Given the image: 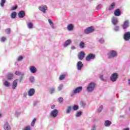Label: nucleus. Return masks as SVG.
<instances>
[{"label":"nucleus","instance_id":"nucleus-34","mask_svg":"<svg viewBox=\"0 0 130 130\" xmlns=\"http://www.w3.org/2000/svg\"><path fill=\"white\" fill-rule=\"evenodd\" d=\"M37 119L36 118H34L32 121L31 122V126H34L35 125V123L36 122Z\"/></svg>","mask_w":130,"mask_h":130},{"label":"nucleus","instance_id":"nucleus-5","mask_svg":"<svg viewBox=\"0 0 130 130\" xmlns=\"http://www.w3.org/2000/svg\"><path fill=\"white\" fill-rule=\"evenodd\" d=\"M50 116L53 117V118H55L57 115H58V110L57 109H54L52 110L50 114Z\"/></svg>","mask_w":130,"mask_h":130},{"label":"nucleus","instance_id":"nucleus-42","mask_svg":"<svg viewBox=\"0 0 130 130\" xmlns=\"http://www.w3.org/2000/svg\"><path fill=\"white\" fill-rule=\"evenodd\" d=\"M17 9H18V6L15 5L11 7V11H15V10H17Z\"/></svg>","mask_w":130,"mask_h":130},{"label":"nucleus","instance_id":"nucleus-27","mask_svg":"<svg viewBox=\"0 0 130 130\" xmlns=\"http://www.w3.org/2000/svg\"><path fill=\"white\" fill-rule=\"evenodd\" d=\"M120 14H121V12H120V11L119 10V9H117L114 12V15L116 17H118L119 16H120Z\"/></svg>","mask_w":130,"mask_h":130},{"label":"nucleus","instance_id":"nucleus-24","mask_svg":"<svg viewBox=\"0 0 130 130\" xmlns=\"http://www.w3.org/2000/svg\"><path fill=\"white\" fill-rule=\"evenodd\" d=\"M115 3H112L109 7V11H112L115 8Z\"/></svg>","mask_w":130,"mask_h":130},{"label":"nucleus","instance_id":"nucleus-41","mask_svg":"<svg viewBox=\"0 0 130 130\" xmlns=\"http://www.w3.org/2000/svg\"><path fill=\"white\" fill-rule=\"evenodd\" d=\"M113 30L115 31V32H118V31H119V26H115Z\"/></svg>","mask_w":130,"mask_h":130},{"label":"nucleus","instance_id":"nucleus-39","mask_svg":"<svg viewBox=\"0 0 130 130\" xmlns=\"http://www.w3.org/2000/svg\"><path fill=\"white\" fill-rule=\"evenodd\" d=\"M73 110H74V111L78 110V109H79V106H78L77 105H75L73 107Z\"/></svg>","mask_w":130,"mask_h":130},{"label":"nucleus","instance_id":"nucleus-14","mask_svg":"<svg viewBox=\"0 0 130 130\" xmlns=\"http://www.w3.org/2000/svg\"><path fill=\"white\" fill-rule=\"evenodd\" d=\"M35 94V89L34 88H31L27 91V95L29 97H32Z\"/></svg>","mask_w":130,"mask_h":130},{"label":"nucleus","instance_id":"nucleus-2","mask_svg":"<svg viewBox=\"0 0 130 130\" xmlns=\"http://www.w3.org/2000/svg\"><path fill=\"white\" fill-rule=\"evenodd\" d=\"M95 88H96V83L94 82H90L88 85L86 90L87 92L91 93V92H93V91L95 90Z\"/></svg>","mask_w":130,"mask_h":130},{"label":"nucleus","instance_id":"nucleus-19","mask_svg":"<svg viewBox=\"0 0 130 130\" xmlns=\"http://www.w3.org/2000/svg\"><path fill=\"white\" fill-rule=\"evenodd\" d=\"M18 79H15L14 80L12 83V89H16L17 88V86H18Z\"/></svg>","mask_w":130,"mask_h":130},{"label":"nucleus","instance_id":"nucleus-51","mask_svg":"<svg viewBox=\"0 0 130 130\" xmlns=\"http://www.w3.org/2000/svg\"><path fill=\"white\" fill-rule=\"evenodd\" d=\"M39 102L38 101H35L34 102V105H37L38 104Z\"/></svg>","mask_w":130,"mask_h":130},{"label":"nucleus","instance_id":"nucleus-32","mask_svg":"<svg viewBox=\"0 0 130 130\" xmlns=\"http://www.w3.org/2000/svg\"><path fill=\"white\" fill-rule=\"evenodd\" d=\"M79 47L80 48H84L85 43L84 42H81L79 44Z\"/></svg>","mask_w":130,"mask_h":130},{"label":"nucleus","instance_id":"nucleus-58","mask_svg":"<svg viewBox=\"0 0 130 130\" xmlns=\"http://www.w3.org/2000/svg\"><path fill=\"white\" fill-rule=\"evenodd\" d=\"M0 117H2V114H0Z\"/></svg>","mask_w":130,"mask_h":130},{"label":"nucleus","instance_id":"nucleus-7","mask_svg":"<svg viewBox=\"0 0 130 130\" xmlns=\"http://www.w3.org/2000/svg\"><path fill=\"white\" fill-rule=\"evenodd\" d=\"M47 6L46 5H41L39 7V10L44 13V14L46 13V11H47Z\"/></svg>","mask_w":130,"mask_h":130},{"label":"nucleus","instance_id":"nucleus-30","mask_svg":"<svg viewBox=\"0 0 130 130\" xmlns=\"http://www.w3.org/2000/svg\"><path fill=\"white\" fill-rule=\"evenodd\" d=\"M105 42V41L104 40V38H101L98 40V42H99V43H100L101 44H103Z\"/></svg>","mask_w":130,"mask_h":130},{"label":"nucleus","instance_id":"nucleus-45","mask_svg":"<svg viewBox=\"0 0 130 130\" xmlns=\"http://www.w3.org/2000/svg\"><path fill=\"white\" fill-rule=\"evenodd\" d=\"M102 109H103V106L101 105L98 109V112H101V111H102Z\"/></svg>","mask_w":130,"mask_h":130},{"label":"nucleus","instance_id":"nucleus-15","mask_svg":"<svg viewBox=\"0 0 130 130\" xmlns=\"http://www.w3.org/2000/svg\"><path fill=\"white\" fill-rule=\"evenodd\" d=\"M111 22L114 26H115L118 24V19L117 17H113L112 18Z\"/></svg>","mask_w":130,"mask_h":130},{"label":"nucleus","instance_id":"nucleus-56","mask_svg":"<svg viewBox=\"0 0 130 130\" xmlns=\"http://www.w3.org/2000/svg\"><path fill=\"white\" fill-rule=\"evenodd\" d=\"M123 130H129V128L127 127L123 129Z\"/></svg>","mask_w":130,"mask_h":130},{"label":"nucleus","instance_id":"nucleus-3","mask_svg":"<svg viewBox=\"0 0 130 130\" xmlns=\"http://www.w3.org/2000/svg\"><path fill=\"white\" fill-rule=\"evenodd\" d=\"M83 90V87L82 86H78L76 88H75L74 89L72 90V92L71 94V96L73 97L74 95H76V94H80L81 92H82Z\"/></svg>","mask_w":130,"mask_h":130},{"label":"nucleus","instance_id":"nucleus-23","mask_svg":"<svg viewBox=\"0 0 130 130\" xmlns=\"http://www.w3.org/2000/svg\"><path fill=\"white\" fill-rule=\"evenodd\" d=\"M111 121L109 120H106L105 121L104 125L105 126H106L107 127H108L111 125Z\"/></svg>","mask_w":130,"mask_h":130},{"label":"nucleus","instance_id":"nucleus-28","mask_svg":"<svg viewBox=\"0 0 130 130\" xmlns=\"http://www.w3.org/2000/svg\"><path fill=\"white\" fill-rule=\"evenodd\" d=\"M16 17H17V12H12L10 15V18L11 19H15Z\"/></svg>","mask_w":130,"mask_h":130},{"label":"nucleus","instance_id":"nucleus-43","mask_svg":"<svg viewBox=\"0 0 130 130\" xmlns=\"http://www.w3.org/2000/svg\"><path fill=\"white\" fill-rule=\"evenodd\" d=\"M6 40H7V38H6L5 37H3L0 39L1 42H5V41H6Z\"/></svg>","mask_w":130,"mask_h":130},{"label":"nucleus","instance_id":"nucleus-55","mask_svg":"<svg viewBox=\"0 0 130 130\" xmlns=\"http://www.w3.org/2000/svg\"><path fill=\"white\" fill-rule=\"evenodd\" d=\"M23 97H25V98L27 97V92H25L23 93Z\"/></svg>","mask_w":130,"mask_h":130},{"label":"nucleus","instance_id":"nucleus-31","mask_svg":"<svg viewBox=\"0 0 130 130\" xmlns=\"http://www.w3.org/2000/svg\"><path fill=\"white\" fill-rule=\"evenodd\" d=\"M13 77H14V75L12 74H9L7 75V79L8 80H12Z\"/></svg>","mask_w":130,"mask_h":130},{"label":"nucleus","instance_id":"nucleus-11","mask_svg":"<svg viewBox=\"0 0 130 130\" xmlns=\"http://www.w3.org/2000/svg\"><path fill=\"white\" fill-rule=\"evenodd\" d=\"M84 32L85 34H90V33L94 32V28L92 26L89 27L84 30Z\"/></svg>","mask_w":130,"mask_h":130},{"label":"nucleus","instance_id":"nucleus-52","mask_svg":"<svg viewBox=\"0 0 130 130\" xmlns=\"http://www.w3.org/2000/svg\"><path fill=\"white\" fill-rule=\"evenodd\" d=\"M100 6H101V4L98 5L96 7L97 10H100Z\"/></svg>","mask_w":130,"mask_h":130},{"label":"nucleus","instance_id":"nucleus-50","mask_svg":"<svg viewBox=\"0 0 130 130\" xmlns=\"http://www.w3.org/2000/svg\"><path fill=\"white\" fill-rule=\"evenodd\" d=\"M100 78V79L102 80V81H105V79H104L103 75H101Z\"/></svg>","mask_w":130,"mask_h":130},{"label":"nucleus","instance_id":"nucleus-38","mask_svg":"<svg viewBox=\"0 0 130 130\" xmlns=\"http://www.w3.org/2000/svg\"><path fill=\"white\" fill-rule=\"evenodd\" d=\"M29 81L31 83H34V82L35 81V79L34 78V76H30L29 77Z\"/></svg>","mask_w":130,"mask_h":130},{"label":"nucleus","instance_id":"nucleus-18","mask_svg":"<svg viewBox=\"0 0 130 130\" xmlns=\"http://www.w3.org/2000/svg\"><path fill=\"white\" fill-rule=\"evenodd\" d=\"M26 16V14L25 13V11L21 10L18 13V17L19 18H24Z\"/></svg>","mask_w":130,"mask_h":130},{"label":"nucleus","instance_id":"nucleus-26","mask_svg":"<svg viewBox=\"0 0 130 130\" xmlns=\"http://www.w3.org/2000/svg\"><path fill=\"white\" fill-rule=\"evenodd\" d=\"M72 108L73 107H72V106H69L67 107L66 111L67 114H69V113H71V111H72Z\"/></svg>","mask_w":130,"mask_h":130},{"label":"nucleus","instance_id":"nucleus-20","mask_svg":"<svg viewBox=\"0 0 130 130\" xmlns=\"http://www.w3.org/2000/svg\"><path fill=\"white\" fill-rule=\"evenodd\" d=\"M48 22L50 25L52 29H55V27L54 26V23H53V21L51 19H48Z\"/></svg>","mask_w":130,"mask_h":130},{"label":"nucleus","instance_id":"nucleus-46","mask_svg":"<svg viewBox=\"0 0 130 130\" xmlns=\"http://www.w3.org/2000/svg\"><path fill=\"white\" fill-rule=\"evenodd\" d=\"M23 130H31V126H25L23 128Z\"/></svg>","mask_w":130,"mask_h":130},{"label":"nucleus","instance_id":"nucleus-8","mask_svg":"<svg viewBox=\"0 0 130 130\" xmlns=\"http://www.w3.org/2000/svg\"><path fill=\"white\" fill-rule=\"evenodd\" d=\"M95 55L94 54H89L86 57V60L87 61H90L91 59H94L95 57Z\"/></svg>","mask_w":130,"mask_h":130},{"label":"nucleus","instance_id":"nucleus-40","mask_svg":"<svg viewBox=\"0 0 130 130\" xmlns=\"http://www.w3.org/2000/svg\"><path fill=\"white\" fill-rule=\"evenodd\" d=\"M5 4H6V0H1L0 5L1 7H4Z\"/></svg>","mask_w":130,"mask_h":130},{"label":"nucleus","instance_id":"nucleus-36","mask_svg":"<svg viewBox=\"0 0 130 130\" xmlns=\"http://www.w3.org/2000/svg\"><path fill=\"white\" fill-rule=\"evenodd\" d=\"M66 78V74H63L60 76L59 79L60 81H62Z\"/></svg>","mask_w":130,"mask_h":130},{"label":"nucleus","instance_id":"nucleus-17","mask_svg":"<svg viewBox=\"0 0 130 130\" xmlns=\"http://www.w3.org/2000/svg\"><path fill=\"white\" fill-rule=\"evenodd\" d=\"M85 52L81 51L78 54V57L80 60H82L85 57Z\"/></svg>","mask_w":130,"mask_h":130},{"label":"nucleus","instance_id":"nucleus-53","mask_svg":"<svg viewBox=\"0 0 130 130\" xmlns=\"http://www.w3.org/2000/svg\"><path fill=\"white\" fill-rule=\"evenodd\" d=\"M55 108V105H52L51 106V109H54Z\"/></svg>","mask_w":130,"mask_h":130},{"label":"nucleus","instance_id":"nucleus-13","mask_svg":"<svg viewBox=\"0 0 130 130\" xmlns=\"http://www.w3.org/2000/svg\"><path fill=\"white\" fill-rule=\"evenodd\" d=\"M124 40L125 41H128L130 40V31H127L124 35Z\"/></svg>","mask_w":130,"mask_h":130},{"label":"nucleus","instance_id":"nucleus-33","mask_svg":"<svg viewBox=\"0 0 130 130\" xmlns=\"http://www.w3.org/2000/svg\"><path fill=\"white\" fill-rule=\"evenodd\" d=\"M63 89V84H59V85L57 87L58 91H61Z\"/></svg>","mask_w":130,"mask_h":130},{"label":"nucleus","instance_id":"nucleus-49","mask_svg":"<svg viewBox=\"0 0 130 130\" xmlns=\"http://www.w3.org/2000/svg\"><path fill=\"white\" fill-rule=\"evenodd\" d=\"M80 105H81V106L83 107H85V106H86V104H85V103H84L83 102H80Z\"/></svg>","mask_w":130,"mask_h":130},{"label":"nucleus","instance_id":"nucleus-10","mask_svg":"<svg viewBox=\"0 0 130 130\" xmlns=\"http://www.w3.org/2000/svg\"><path fill=\"white\" fill-rule=\"evenodd\" d=\"M3 127L4 130H11L12 128L9 122H5L4 124Z\"/></svg>","mask_w":130,"mask_h":130},{"label":"nucleus","instance_id":"nucleus-16","mask_svg":"<svg viewBox=\"0 0 130 130\" xmlns=\"http://www.w3.org/2000/svg\"><path fill=\"white\" fill-rule=\"evenodd\" d=\"M29 71L31 74L37 73V68L35 66H31L29 67Z\"/></svg>","mask_w":130,"mask_h":130},{"label":"nucleus","instance_id":"nucleus-47","mask_svg":"<svg viewBox=\"0 0 130 130\" xmlns=\"http://www.w3.org/2000/svg\"><path fill=\"white\" fill-rule=\"evenodd\" d=\"M23 60V56H19L17 59V61H21Z\"/></svg>","mask_w":130,"mask_h":130},{"label":"nucleus","instance_id":"nucleus-12","mask_svg":"<svg viewBox=\"0 0 130 130\" xmlns=\"http://www.w3.org/2000/svg\"><path fill=\"white\" fill-rule=\"evenodd\" d=\"M15 75L16 76H18L19 77H20V81H22L23 80V77L24 76H25V74L24 73H22L20 71H17L15 72Z\"/></svg>","mask_w":130,"mask_h":130},{"label":"nucleus","instance_id":"nucleus-21","mask_svg":"<svg viewBox=\"0 0 130 130\" xmlns=\"http://www.w3.org/2000/svg\"><path fill=\"white\" fill-rule=\"evenodd\" d=\"M72 43V40L71 39L67 40L63 44V47H67V46H69L70 44Z\"/></svg>","mask_w":130,"mask_h":130},{"label":"nucleus","instance_id":"nucleus-54","mask_svg":"<svg viewBox=\"0 0 130 130\" xmlns=\"http://www.w3.org/2000/svg\"><path fill=\"white\" fill-rule=\"evenodd\" d=\"M71 49H72V50H74V49H76V47H75L74 46H71Z\"/></svg>","mask_w":130,"mask_h":130},{"label":"nucleus","instance_id":"nucleus-57","mask_svg":"<svg viewBox=\"0 0 130 130\" xmlns=\"http://www.w3.org/2000/svg\"><path fill=\"white\" fill-rule=\"evenodd\" d=\"M128 84L130 85V79L128 80Z\"/></svg>","mask_w":130,"mask_h":130},{"label":"nucleus","instance_id":"nucleus-25","mask_svg":"<svg viewBox=\"0 0 130 130\" xmlns=\"http://www.w3.org/2000/svg\"><path fill=\"white\" fill-rule=\"evenodd\" d=\"M28 29H32L33 28V23L31 22H28L26 24Z\"/></svg>","mask_w":130,"mask_h":130},{"label":"nucleus","instance_id":"nucleus-9","mask_svg":"<svg viewBox=\"0 0 130 130\" xmlns=\"http://www.w3.org/2000/svg\"><path fill=\"white\" fill-rule=\"evenodd\" d=\"M76 67L77 71H82V69H83V67H84V64H83L82 61H79L77 63Z\"/></svg>","mask_w":130,"mask_h":130},{"label":"nucleus","instance_id":"nucleus-22","mask_svg":"<svg viewBox=\"0 0 130 130\" xmlns=\"http://www.w3.org/2000/svg\"><path fill=\"white\" fill-rule=\"evenodd\" d=\"M67 28L68 31H73V30H74V25L72 24H69L67 25Z\"/></svg>","mask_w":130,"mask_h":130},{"label":"nucleus","instance_id":"nucleus-6","mask_svg":"<svg viewBox=\"0 0 130 130\" xmlns=\"http://www.w3.org/2000/svg\"><path fill=\"white\" fill-rule=\"evenodd\" d=\"M128 27H129V20H126L123 22L122 27L124 30H125V29H127Z\"/></svg>","mask_w":130,"mask_h":130},{"label":"nucleus","instance_id":"nucleus-35","mask_svg":"<svg viewBox=\"0 0 130 130\" xmlns=\"http://www.w3.org/2000/svg\"><path fill=\"white\" fill-rule=\"evenodd\" d=\"M82 115V112L81 111H78L75 114L76 117H80Z\"/></svg>","mask_w":130,"mask_h":130},{"label":"nucleus","instance_id":"nucleus-4","mask_svg":"<svg viewBox=\"0 0 130 130\" xmlns=\"http://www.w3.org/2000/svg\"><path fill=\"white\" fill-rule=\"evenodd\" d=\"M118 73H114L112 74L110 77V80L112 83H114L118 80Z\"/></svg>","mask_w":130,"mask_h":130},{"label":"nucleus","instance_id":"nucleus-1","mask_svg":"<svg viewBox=\"0 0 130 130\" xmlns=\"http://www.w3.org/2000/svg\"><path fill=\"white\" fill-rule=\"evenodd\" d=\"M117 51L115 50H111L107 53L108 58H115V57H117Z\"/></svg>","mask_w":130,"mask_h":130},{"label":"nucleus","instance_id":"nucleus-29","mask_svg":"<svg viewBox=\"0 0 130 130\" xmlns=\"http://www.w3.org/2000/svg\"><path fill=\"white\" fill-rule=\"evenodd\" d=\"M49 92L50 94H53L55 92V88L54 87H51L49 89Z\"/></svg>","mask_w":130,"mask_h":130},{"label":"nucleus","instance_id":"nucleus-37","mask_svg":"<svg viewBox=\"0 0 130 130\" xmlns=\"http://www.w3.org/2000/svg\"><path fill=\"white\" fill-rule=\"evenodd\" d=\"M4 85L5 87H10V82H8L7 81H5L4 82Z\"/></svg>","mask_w":130,"mask_h":130},{"label":"nucleus","instance_id":"nucleus-48","mask_svg":"<svg viewBox=\"0 0 130 130\" xmlns=\"http://www.w3.org/2000/svg\"><path fill=\"white\" fill-rule=\"evenodd\" d=\"M5 32L7 34H10L11 33V29L10 28H7L5 30Z\"/></svg>","mask_w":130,"mask_h":130},{"label":"nucleus","instance_id":"nucleus-44","mask_svg":"<svg viewBox=\"0 0 130 130\" xmlns=\"http://www.w3.org/2000/svg\"><path fill=\"white\" fill-rule=\"evenodd\" d=\"M58 101L59 103L61 104L63 102V98L60 97L58 99Z\"/></svg>","mask_w":130,"mask_h":130}]
</instances>
